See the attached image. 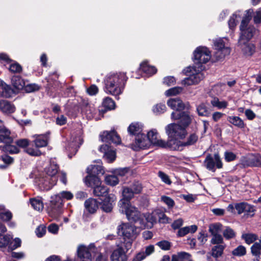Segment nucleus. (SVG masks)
Masks as SVG:
<instances>
[{"mask_svg":"<svg viewBox=\"0 0 261 261\" xmlns=\"http://www.w3.org/2000/svg\"><path fill=\"white\" fill-rule=\"evenodd\" d=\"M165 129L170 138L167 142L168 146L173 150H179L182 145L180 140L185 138L187 134L185 127H181L178 124L171 123L166 127Z\"/></svg>","mask_w":261,"mask_h":261,"instance_id":"nucleus-1","label":"nucleus"},{"mask_svg":"<svg viewBox=\"0 0 261 261\" xmlns=\"http://www.w3.org/2000/svg\"><path fill=\"white\" fill-rule=\"evenodd\" d=\"M127 77L124 73L111 74L106 80L105 91L116 96L122 93Z\"/></svg>","mask_w":261,"mask_h":261,"instance_id":"nucleus-2","label":"nucleus"},{"mask_svg":"<svg viewBox=\"0 0 261 261\" xmlns=\"http://www.w3.org/2000/svg\"><path fill=\"white\" fill-rule=\"evenodd\" d=\"M252 10L246 11L245 16L243 17L240 26V35L238 41V44H243L247 43L252 39L255 33L256 29L253 25H248L251 19V15Z\"/></svg>","mask_w":261,"mask_h":261,"instance_id":"nucleus-3","label":"nucleus"},{"mask_svg":"<svg viewBox=\"0 0 261 261\" xmlns=\"http://www.w3.org/2000/svg\"><path fill=\"white\" fill-rule=\"evenodd\" d=\"M120 211L124 213L127 219L135 223H138L140 226H144L142 221L143 214L138 210L137 207L132 205L128 202H125L124 200H120L119 203Z\"/></svg>","mask_w":261,"mask_h":261,"instance_id":"nucleus-4","label":"nucleus"},{"mask_svg":"<svg viewBox=\"0 0 261 261\" xmlns=\"http://www.w3.org/2000/svg\"><path fill=\"white\" fill-rule=\"evenodd\" d=\"M47 175L42 178L40 181V185H42L45 190H48L56 185L58 178L56 174L58 171V166L54 163H51L49 166L45 169Z\"/></svg>","mask_w":261,"mask_h":261,"instance_id":"nucleus-5","label":"nucleus"},{"mask_svg":"<svg viewBox=\"0 0 261 261\" xmlns=\"http://www.w3.org/2000/svg\"><path fill=\"white\" fill-rule=\"evenodd\" d=\"M202 68H197V66H189L183 70L184 73L189 76L181 82L185 85L197 84L204 77V74L201 71Z\"/></svg>","mask_w":261,"mask_h":261,"instance_id":"nucleus-6","label":"nucleus"},{"mask_svg":"<svg viewBox=\"0 0 261 261\" xmlns=\"http://www.w3.org/2000/svg\"><path fill=\"white\" fill-rule=\"evenodd\" d=\"M226 38H217L214 40V57L217 60L222 59L229 55L230 48L226 45Z\"/></svg>","mask_w":261,"mask_h":261,"instance_id":"nucleus-7","label":"nucleus"},{"mask_svg":"<svg viewBox=\"0 0 261 261\" xmlns=\"http://www.w3.org/2000/svg\"><path fill=\"white\" fill-rule=\"evenodd\" d=\"M137 229V227L128 223H122L118 227L119 235L123 236L124 239H128L131 243L139 233Z\"/></svg>","mask_w":261,"mask_h":261,"instance_id":"nucleus-8","label":"nucleus"},{"mask_svg":"<svg viewBox=\"0 0 261 261\" xmlns=\"http://www.w3.org/2000/svg\"><path fill=\"white\" fill-rule=\"evenodd\" d=\"M211 58L210 50L207 47L199 46L194 52V62L197 68H202L201 64L206 63Z\"/></svg>","mask_w":261,"mask_h":261,"instance_id":"nucleus-9","label":"nucleus"},{"mask_svg":"<svg viewBox=\"0 0 261 261\" xmlns=\"http://www.w3.org/2000/svg\"><path fill=\"white\" fill-rule=\"evenodd\" d=\"M124 248L122 245L118 246L117 248L114 250L111 255L112 261H127L126 253L132 247L131 242L127 241L124 243Z\"/></svg>","mask_w":261,"mask_h":261,"instance_id":"nucleus-10","label":"nucleus"},{"mask_svg":"<svg viewBox=\"0 0 261 261\" xmlns=\"http://www.w3.org/2000/svg\"><path fill=\"white\" fill-rule=\"evenodd\" d=\"M204 164L207 169L213 172L216 170L215 166L218 169H221L223 167V163L218 153H215L214 157L210 154L207 155L204 161Z\"/></svg>","mask_w":261,"mask_h":261,"instance_id":"nucleus-11","label":"nucleus"},{"mask_svg":"<svg viewBox=\"0 0 261 261\" xmlns=\"http://www.w3.org/2000/svg\"><path fill=\"white\" fill-rule=\"evenodd\" d=\"M241 164L244 167H260L261 155L258 153H250L243 156Z\"/></svg>","mask_w":261,"mask_h":261,"instance_id":"nucleus-12","label":"nucleus"},{"mask_svg":"<svg viewBox=\"0 0 261 261\" xmlns=\"http://www.w3.org/2000/svg\"><path fill=\"white\" fill-rule=\"evenodd\" d=\"M158 210H155L151 213L143 214L142 221L144 226H140L141 229L151 228L158 220Z\"/></svg>","mask_w":261,"mask_h":261,"instance_id":"nucleus-13","label":"nucleus"},{"mask_svg":"<svg viewBox=\"0 0 261 261\" xmlns=\"http://www.w3.org/2000/svg\"><path fill=\"white\" fill-rule=\"evenodd\" d=\"M171 119L176 120H178L179 125L186 128L191 122V117L185 112H173L171 114Z\"/></svg>","mask_w":261,"mask_h":261,"instance_id":"nucleus-14","label":"nucleus"},{"mask_svg":"<svg viewBox=\"0 0 261 261\" xmlns=\"http://www.w3.org/2000/svg\"><path fill=\"white\" fill-rule=\"evenodd\" d=\"M149 146L150 142L144 134L136 136L135 142L132 144V149L136 151L146 149Z\"/></svg>","mask_w":261,"mask_h":261,"instance_id":"nucleus-15","label":"nucleus"},{"mask_svg":"<svg viewBox=\"0 0 261 261\" xmlns=\"http://www.w3.org/2000/svg\"><path fill=\"white\" fill-rule=\"evenodd\" d=\"M147 138L150 142V145L152 144L162 147L168 146L167 142L160 139L157 130L155 129H152L148 132Z\"/></svg>","mask_w":261,"mask_h":261,"instance_id":"nucleus-16","label":"nucleus"},{"mask_svg":"<svg viewBox=\"0 0 261 261\" xmlns=\"http://www.w3.org/2000/svg\"><path fill=\"white\" fill-rule=\"evenodd\" d=\"M102 142H112L117 144L121 143V139L115 130L105 131L100 135Z\"/></svg>","mask_w":261,"mask_h":261,"instance_id":"nucleus-17","label":"nucleus"},{"mask_svg":"<svg viewBox=\"0 0 261 261\" xmlns=\"http://www.w3.org/2000/svg\"><path fill=\"white\" fill-rule=\"evenodd\" d=\"M93 244H90L88 247L81 245L77 250V253L81 261H92V257L89 249L94 247Z\"/></svg>","mask_w":261,"mask_h":261,"instance_id":"nucleus-18","label":"nucleus"},{"mask_svg":"<svg viewBox=\"0 0 261 261\" xmlns=\"http://www.w3.org/2000/svg\"><path fill=\"white\" fill-rule=\"evenodd\" d=\"M64 205L63 199H61L59 194L51 197L50 208L53 213L58 215L60 213V209Z\"/></svg>","mask_w":261,"mask_h":261,"instance_id":"nucleus-19","label":"nucleus"},{"mask_svg":"<svg viewBox=\"0 0 261 261\" xmlns=\"http://www.w3.org/2000/svg\"><path fill=\"white\" fill-rule=\"evenodd\" d=\"M64 205L63 199H61L59 194L51 197L50 208L53 213L58 215L60 213V209Z\"/></svg>","mask_w":261,"mask_h":261,"instance_id":"nucleus-20","label":"nucleus"},{"mask_svg":"<svg viewBox=\"0 0 261 261\" xmlns=\"http://www.w3.org/2000/svg\"><path fill=\"white\" fill-rule=\"evenodd\" d=\"M12 141L10 130L4 125L3 121L0 120V143L9 144Z\"/></svg>","mask_w":261,"mask_h":261,"instance_id":"nucleus-21","label":"nucleus"},{"mask_svg":"<svg viewBox=\"0 0 261 261\" xmlns=\"http://www.w3.org/2000/svg\"><path fill=\"white\" fill-rule=\"evenodd\" d=\"M50 133L47 132L44 134L35 135L33 136L34 140L33 141L36 148L45 147L48 144Z\"/></svg>","mask_w":261,"mask_h":261,"instance_id":"nucleus-22","label":"nucleus"},{"mask_svg":"<svg viewBox=\"0 0 261 261\" xmlns=\"http://www.w3.org/2000/svg\"><path fill=\"white\" fill-rule=\"evenodd\" d=\"M99 149L100 152L103 153V156L108 162L111 163L115 160L116 152L109 145L107 144L102 145L100 146Z\"/></svg>","mask_w":261,"mask_h":261,"instance_id":"nucleus-23","label":"nucleus"},{"mask_svg":"<svg viewBox=\"0 0 261 261\" xmlns=\"http://www.w3.org/2000/svg\"><path fill=\"white\" fill-rule=\"evenodd\" d=\"M83 143V139L80 137L79 136L76 137L75 138L73 139L72 141L69 143L68 146L66 147V149L70 152V154H68V156L71 158L72 155H74L76 153L78 148L80 147V146Z\"/></svg>","mask_w":261,"mask_h":261,"instance_id":"nucleus-24","label":"nucleus"},{"mask_svg":"<svg viewBox=\"0 0 261 261\" xmlns=\"http://www.w3.org/2000/svg\"><path fill=\"white\" fill-rule=\"evenodd\" d=\"M116 199L115 195L112 194H110L106 197L101 203V209L107 213L111 212Z\"/></svg>","mask_w":261,"mask_h":261,"instance_id":"nucleus-25","label":"nucleus"},{"mask_svg":"<svg viewBox=\"0 0 261 261\" xmlns=\"http://www.w3.org/2000/svg\"><path fill=\"white\" fill-rule=\"evenodd\" d=\"M167 103L169 107L175 110L174 112H181L185 108V105L181 100L177 98L169 99Z\"/></svg>","mask_w":261,"mask_h":261,"instance_id":"nucleus-26","label":"nucleus"},{"mask_svg":"<svg viewBox=\"0 0 261 261\" xmlns=\"http://www.w3.org/2000/svg\"><path fill=\"white\" fill-rule=\"evenodd\" d=\"M16 110L15 106L6 100H0V110L4 114H10L14 113Z\"/></svg>","mask_w":261,"mask_h":261,"instance_id":"nucleus-27","label":"nucleus"},{"mask_svg":"<svg viewBox=\"0 0 261 261\" xmlns=\"http://www.w3.org/2000/svg\"><path fill=\"white\" fill-rule=\"evenodd\" d=\"M143 124L138 122L132 123L127 128V131L130 135L138 136L142 134Z\"/></svg>","mask_w":261,"mask_h":261,"instance_id":"nucleus-28","label":"nucleus"},{"mask_svg":"<svg viewBox=\"0 0 261 261\" xmlns=\"http://www.w3.org/2000/svg\"><path fill=\"white\" fill-rule=\"evenodd\" d=\"M86 210L91 214L95 213L98 208V202L93 198H89L85 202Z\"/></svg>","mask_w":261,"mask_h":261,"instance_id":"nucleus-29","label":"nucleus"},{"mask_svg":"<svg viewBox=\"0 0 261 261\" xmlns=\"http://www.w3.org/2000/svg\"><path fill=\"white\" fill-rule=\"evenodd\" d=\"M139 70L148 76L154 74L157 71L155 67L150 66L146 62H143L140 64Z\"/></svg>","mask_w":261,"mask_h":261,"instance_id":"nucleus-30","label":"nucleus"},{"mask_svg":"<svg viewBox=\"0 0 261 261\" xmlns=\"http://www.w3.org/2000/svg\"><path fill=\"white\" fill-rule=\"evenodd\" d=\"M98 164L91 165L88 167L87 170L89 175H96L99 174H103L105 172L102 166L98 162Z\"/></svg>","mask_w":261,"mask_h":261,"instance_id":"nucleus-31","label":"nucleus"},{"mask_svg":"<svg viewBox=\"0 0 261 261\" xmlns=\"http://www.w3.org/2000/svg\"><path fill=\"white\" fill-rule=\"evenodd\" d=\"M85 182L88 186L92 187L93 189L96 186L101 185V180L99 178L93 175L87 176L85 178Z\"/></svg>","mask_w":261,"mask_h":261,"instance_id":"nucleus-32","label":"nucleus"},{"mask_svg":"<svg viewBox=\"0 0 261 261\" xmlns=\"http://www.w3.org/2000/svg\"><path fill=\"white\" fill-rule=\"evenodd\" d=\"M197 230V226L196 225H192L186 226L179 229L177 236L179 237H182L189 233H193Z\"/></svg>","mask_w":261,"mask_h":261,"instance_id":"nucleus-33","label":"nucleus"},{"mask_svg":"<svg viewBox=\"0 0 261 261\" xmlns=\"http://www.w3.org/2000/svg\"><path fill=\"white\" fill-rule=\"evenodd\" d=\"M93 194L97 197H107L108 194V189L104 185H99L94 187L93 191Z\"/></svg>","mask_w":261,"mask_h":261,"instance_id":"nucleus-34","label":"nucleus"},{"mask_svg":"<svg viewBox=\"0 0 261 261\" xmlns=\"http://www.w3.org/2000/svg\"><path fill=\"white\" fill-rule=\"evenodd\" d=\"M243 53L246 56H251L255 50V47L252 43H245L243 44H239Z\"/></svg>","mask_w":261,"mask_h":261,"instance_id":"nucleus-35","label":"nucleus"},{"mask_svg":"<svg viewBox=\"0 0 261 261\" xmlns=\"http://www.w3.org/2000/svg\"><path fill=\"white\" fill-rule=\"evenodd\" d=\"M12 85L17 90H21L25 87V82L19 76H14L11 79Z\"/></svg>","mask_w":261,"mask_h":261,"instance_id":"nucleus-36","label":"nucleus"},{"mask_svg":"<svg viewBox=\"0 0 261 261\" xmlns=\"http://www.w3.org/2000/svg\"><path fill=\"white\" fill-rule=\"evenodd\" d=\"M225 247V244H219L214 246L212 249V255L216 258L221 256Z\"/></svg>","mask_w":261,"mask_h":261,"instance_id":"nucleus-37","label":"nucleus"},{"mask_svg":"<svg viewBox=\"0 0 261 261\" xmlns=\"http://www.w3.org/2000/svg\"><path fill=\"white\" fill-rule=\"evenodd\" d=\"M30 203L33 208L37 211H41L43 208V203L39 197L30 199Z\"/></svg>","mask_w":261,"mask_h":261,"instance_id":"nucleus-38","label":"nucleus"},{"mask_svg":"<svg viewBox=\"0 0 261 261\" xmlns=\"http://www.w3.org/2000/svg\"><path fill=\"white\" fill-rule=\"evenodd\" d=\"M172 261H192L190 255L186 252H180L177 255H173Z\"/></svg>","mask_w":261,"mask_h":261,"instance_id":"nucleus-39","label":"nucleus"},{"mask_svg":"<svg viewBox=\"0 0 261 261\" xmlns=\"http://www.w3.org/2000/svg\"><path fill=\"white\" fill-rule=\"evenodd\" d=\"M135 193L133 192V191L129 187H124L123 188L122 196L123 198L121 200H125V202H127L126 201H129L133 197Z\"/></svg>","mask_w":261,"mask_h":261,"instance_id":"nucleus-40","label":"nucleus"},{"mask_svg":"<svg viewBox=\"0 0 261 261\" xmlns=\"http://www.w3.org/2000/svg\"><path fill=\"white\" fill-rule=\"evenodd\" d=\"M211 105L214 107H216L218 109L226 108L228 106V102L226 101H220L217 97H214L211 101Z\"/></svg>","mask_w":261,"mask_h":261,"instance_id":"nucleus-41","label":"nucleus"},{"mask_svg":"<svg viewBox=\"0 0 261 261\" xmlns=\"http://www.w3.org/2000/svg\"><path fill=\"white\" fill-rule=\"evenodd\" d=\"M222 226L219 223L211 224L208 226V231L212 236L219 234L221 232Z\"/></svg>","mask_w":261,"mask_h":261,"instance_id":"nucleus-42","label":"nucleus"},{"mask_svg":"<svg viewBox=\"0 0 261 261\" xmlns=\"http://www.w3.org/2000/svg\"><path fill=\"white\" fill-rule=\"evenodd\" d=\"M83 113L87 116L88 119H91L93 117L95 114V109L92 105L86 104L82 109Z\"/></svg>","mask_w":261,"mask_h":261,"instance_id":"nucleus-43","label":"nucleus"},{"mask_svg":"<svg viewBox=\"0 0 261 261\" xmlns=\"http://www.w3.org/2000/svg\"><path fill=\"white\" fill-rule=\"evenodd\" d=\"M228 121L233 125L239 127H244L245 124L243 121L238 116H229Z\"/></svg>","mask_w":261,"mask_h":261,"instance_id":"nucleus-44","label":"nucleus"},{"mask_svg":"<svg viewBox=\"0 0 261 261\" xmlns=\"http://www.w3.org/2000/svg\"><path fill=\"white\" fill-rule=\"evenodd\" d=\"M12 217V213L7 211L3 205H0V218L3 221H8Z\"/></svg>","mask_w":261,"mask_h":261,"instance_id":"nucleus-45","label":"nucleus"},{"mask_svg":"<svg viewBox=\"0 0 261 261\" xmlns=\"http://www.w3.org/2000/svg\"><path fill=\"white\" fill-rule=\"evenodd\" d=\"M10 143L5 144V145L2 147V150L3 151L11 154L17 153L19 152V150L17 146L10 145Z\"/></svg>","mask_w":261,"mask_h":261,"instance_id":"nucleus-46","label":"nucleus"},{"mask_svg":"<svg viewBox=\"0 0 261 261\" xmlns=\"http://www.w3.org/2000/svg\"><path fill=\"white\" fill-rule=\"evenodd\" d=\"M105 182L109 185L115 186L118 184L119 179L116 175H106L105 177Z\"/></svg>","mask_w":261,"mask_h":261,"instance_id":"nucleus-47","label":"nucleus"},{"mask_svg":"<svg viewBox=\"0 0 261 261\" xmlns=\"http://www.w3.org/2000/svg\"><path fill=\"white\" fill-rule=\"evenodd\" d=\"M242 237L248 244L253 243L257 239V235L251 233L243 234Z\"/></svg>","mask_w":261,"mask_h":261,"instance_id":"nucleus-48","label":"nucleus"},{"mask_svg":"<svg viewBox=\"0 0 261 261\" xmlns=\"http://www.w3.org/2000/svg\"><path fill=\"white\" fill-rule=\"evenodd\" d=\"M240 12L239 11L238 12L234 13L229 20L228 25L230 29H232L236 26L238 22V18L241 17V15L239 14Z\"/></svg>","mask_w":261,"mask_h":261,"instance_id":"nucleus-49","label":"nucleus"},{"mask_svg":"<svg viewBox=\"0 0 261 261\" xmlns=\"http://www.w3.org/2000/svg\"><path fill=\"white\" fill-rule=\"evenodd\" d=\"M252 254L256 257H259L261 252V244L258 242L254 243L251 247Z\"/></svg>","mask_w":261,"mask_h":261,"instance_id":"nucleus-50","label":"nucleus"},{"mask_svg":"<svg viewBox=\"0 0 261 261\" xmlns=\"http://www.w3.org/2000/svg\"><path fill=\"white\" fill-rule=\"evenodd\" d=\"M2 95L6 98H10L15 94L14 90L9 85H7L2 89Z\"/></svg>","mask_w":261,"mask_h":261,"instance_id":"nucleus-51","label":"nucleus"},{"mask_svg":"<svg viewBox=\"0 0 261 261\" xmlns=\"http://www.w3.org/2000/svg\"><path fill=\"white\" fill-rule=\"evenodd\" d=\"M12 237L10 235L0 236V248H5L9 243L12 240Z\"/></svg>","mask_w":261,"mask_h":261,"instance_id":"nucleus-52","label":"nucleus"},{"mask_svg":"<svg viewBox=\"0 0 261 261\" xmlns=\"http://www.w3.org/2000/svg\"><path fill=\"white\" fill-rule=\"evenodd\" d=\"M197 111L199 116H206L209 114V112L204 103H201L197 106Z\"/></svg>","mask_w":261,"mask_h":261,"instance_id":"nucleus-53","label":"nucleus"},{"mask_svg":"<svg viewBox=\"0 0 261 261\" xmlns=\"http://www.w3.org/2000/svg\"><path fill=\"white\" fill-rule=\"evenodd\" d=\"M161 201L166 204L169 208H172L175 205L174 201L171 198L167 196H162Z\"/></svg>","mask_w":261,"mask_h":261,"instance_id":"nucleus-54","label":"nucleus"},{"mask_svg":"<svg viewBox=\"0 0 261 261\" xmlns=\"http://www.w3.org/2000/svg\"><path fill=\"white\" fill-rule=\"evenodd\" d=\"M156 245L162 250H169L171 247V243L168 241L162 240L157 242Z\"/></svg>","mask_w":261,"mask_h":261,"instance_id":"nucleus-55","label":"nucleus"},{"mask_svg":"<svg viewBox=\"0 0 261 261\" xmlns=\"http://www.w3.org/2000/svg\"><path fill=\"white\" fill-rule=\"evenodd\" d=\"M102 105L103 106L109 109V110H112L114 109L115 108V102L113 100V99L110 97H106L103 99V101L102 102Z\"/></svg>","mask_w":261,"mask_h":261,"instance_id":"nucleus-56","label":"nucleus"},{"mask_svg":"<svg viewBox=\"0 0 261 261\" xmlns=\"http://www.w3.org/2000/svg\"><path fill=\"white\" fill-rule=\"evenodd\" d=\"M182 90V88L180 87H175L170 88L165 92V94L167 96L176 95L180 93Z\"/></svg>","mask_w":261,"mask_h":261,"instance_id":"nucleus-57","label":"nucleus"},{"mask_svg":"<svg viewBox=\"0 0 261 261\" xmlns=\"http://www.w3.org/2000/svg\"><path fill=\"white\" fill-rule=\"evenodd\" d=\"M166 109L165 105L163 103H158L154 106L152 108V111L155 114H160L164 113Z\"/></svg>","mask_w":261,"mask_h":261,"instance_id":"nucleus-58","label":"nucleus"},{"mask_svg":"<svg viewBox=\"0 0 261 261\" xmlns=\"http://www.w3.org/2000/svg\"><path fill=\"white\" fill-rule=\"evenodd\" d=\"M232 253L235 256H243L246 254V250L244 246L240 245L232 251Z\"/></svg>","mask_w":261,"mask_h":261,"instance_id":"nucleus-59","label":"nucleus"},{"mask_svg":"<svg viewBox=\"0 0 261 261\" xmlns=\"http://www.w3.org/2000/svg\"><path fill=\"white\" fill-rule=\"evenodd\" d=\"M211 243L214 245L225 244L223 241L222 236L220 234H216L212 236Z\"/></svg>","mask_w":261,"mask_h":261,"instance_id":"nucleus-60","label":"nucleus"},{"mask_svg":"<svg viewBox=\"0 0 261 261\" xmlns=\"http://www.w3.org/2000/svg\"><path fill=\"white\" fill-rule=\"evenodd\" d=\"M198 136L195 134H191L188 138L187 141L185 142H182V145L181 147L183 146L186 145H191L195 143L198 140Z\"/></svg>","mask_w":261,"mask_h":261,"instance_id":"nucleus-61","label":"nucleus"},{"mask_svg":"<svg viewBox=\"0 0 261 261\" xmlns=\"http://www.w3.org/2000/svg\"><path fill=\"white\" fill-rule=\"evenodd\" d=\"M129 188L132 189L133 192L135 193V194L140 193L142 189V186L140 182L139 181H134L129 186Z\"/></svg>","mask_w":261,"mask_h":261,"instance_id":"nucleus-62","label":"nucleus"},{"mask_svg":"<svg viewBox=\"0 0 261 261\" xmlns=\"http://www.w3.org/2000/svg\"><path fill=\"white\" fill-rule=\"evenodd\" d=\"M227 86L225 84H218L213 88V91L217 95H220L226 90Z\"/></svg>","mask_w":261,"mask_h":261,"instance_id":"nucleus-63","label":"nucleus"},{"mask_svg":"<svg viewBox=\"0 0 261 261\" xmlns=\"http://www.w3.org/2000/svg\"><path fill=\"white\" fill-rule=\"evenodd\" d=\"M223 236L226 239H230L235 237V232L229 227H227L223 232Z\"/></svg>","mask_w":261,"mask_h":261,"instance_id":"nucleus-64","label":"nucleus"}]
</instances>
